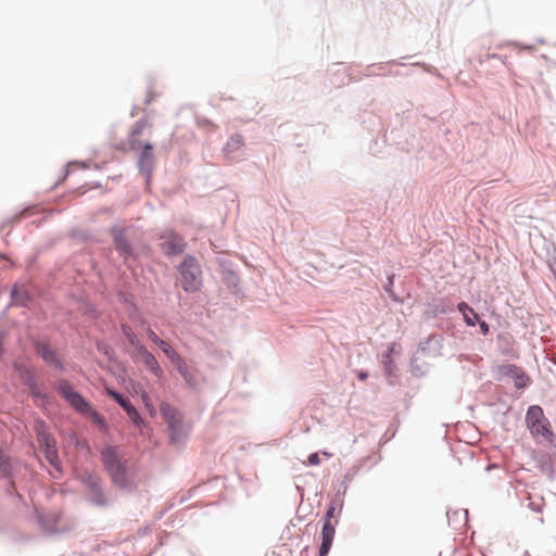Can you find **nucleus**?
<instances>
[{"label": "nucleus", "instance_id": "39448f33", "mask_svg": "<svg viewBox=\"0 0 556 556\" xmlns=\"http://www.w3.org/2000/svg\"><path fill=\"white\" fill-rule=\"evenodd\" d=\"M333 515H334V507L331 506L327 509L325 520H324V526H323V530H321V545L319 548V556H327L331 548V545H332V542L334 539V533H336V525L332 523Z\"/></svg>", "mask_w": 556, "mask_h": 556}, {"label": "nucleus", "instance_id": "7ed1b4c3", "mask_svg": "<svg viewBox=\"0 0 556 556\" xmlns=\"http://www.w3.org/2000/svg\"><path fill=\"white\" fill-rule=\"evenodd\" d=\"M181 287L187 292H194L201 286V269L195 258L188 256L180 266Z\"/></svg>", "mask_w": 556, "mask_h": 556}, {"label": "nucleus", "instance_id": "9d476101", "mask_svg": "<svg viewBox=\"0 0 556 556\" xmlns=\"http://www.w3.org/2000/svg\"><path fill=\"white\" fill-rule=\"evenodd\" d=\"M112 236H113L115 249L121 254V256H123L125 260H127V257L131 256L132 251H131V248L126 239L125 230L115 228L112 230Z\"/></svg>", "mask_w": 556, "mask_h": 556}, {"label": "nucleus", "instance_id": "f257e3e1", "mask_svg": "<svg viewBox=\"0 0 556 556\" xmlns=\"http://www.w3.org/2000/svg\"><path fill=\"white\" fill-rule=\"evenodd\" d=\"M102 462L110 472L115 484L121 488L128 486V479L125 465L121 460V456L114 446H106L101 452Z\"/></svg>", "mask_w": 556, "mask_h": 556}, {"label": "nucleus", "instance_id": "20e7f679", "mask_svg": "<svg viewBox=\"0 0 556 556\" xmlns=\"http://www.w3.org/2000/svg\"><path fill=\"white\" fill-rule=\"evenodd\" d=\"M527 426L533 435L547 437L551 434L548 420L540 406H530L526 416Z\"/></svg>", "mask_w": 556, "mask_h": 556}, {"label": "nucleus", "instance_id": "c85d7f7f", "mask_svg": "<svg viewBox=\"0 0 556 556\" xmlns=\"http://www.w3.org/2000/svg\"><path fill=\"white\" fill-rule=\"evenodd\" d=\"M122 407L125 409L127 414H129L130 409H135V407L129 403V401H126V403H122Z\"/></svg>", "mask_w": 556, "mask_h": 556}, {"label": "nucleus", "instance_id": "b1692460", "mask_svg": "<svg viewBox=\"0 0 556 556\" xmlns=\"http://www.w3.org/2000/svg\"><path fill=\"white\" fill-rule=\"evenodd\" d=\"M106 394L114 399L121 406L122 403H126L127 401L122 394L109 388L106 389Z\"/></svg>", "mask_w": 556, "mask_h": 556}, {"label": "nucleus", "instance_id": "c756f323", "mask_svg": "<svg viewBox=\"0 0 556 556\" xmlns=\"http://www.w3.org/2000/svg\"><path fill=\"white\" fill-rule=\"evenodd\" d=\"M357 376L361 380H365L368 377V374L364 372V371H359Z\"/></svg>", "mask_w": 556, "mask_h": 556}, {"label": "nucleus", "instance_id": "4be33fe9", "mask_svg": "<svg viewBox=\"0 0 556 556\" xmlns=\"http://www.w3.org/2000/svg\"><path fill=\"white\" fill-rule=\"evenodd\" d=\"M129 419L137 426V427H141L144 421L143 419L141 418V416L139 415L138 410L135 408V409H130L129 414H127Z\"/></svg>", "mask_w": 556, "mask_h": 556}, {"label": "nucleus", "instance_id": "dca6fc26", "mask_svg": "<svg viewBox=\"0 0 556 556\" xmlns=\"http://www.w3.org/2000/svg\"><path fill=\"white\" fill-rule=\"evenodd\" d=\"M162 352L169 358V361L173 363L174 361H177L180 354L176 352L168 342L164 340H160L156 344Z\"/></svg>", "mask_w": 556, "mask_h": 556}, {"label": "nucleus", "instance_id": "a211bd4d", "mask_svg": "<svg viewBox=\"0 0 556 556\" xmlns=\"http://www.w3.org/2000/svg\"><path fill=\"white\" fill-rule=\"evenodd\" d=\"M28 295L26 294V291L24 288L15 287L12 290V300L15 304L24 305L26 303Z\"/></svg>", "mask_w": 556, "mask_h": 556}, {"label": "nucleus", "instance_id": "a878e982", "mask_svg": "<svg viewBox=\"0 0 556 556\" xmlns=\"http://www.w3.org/2000/svg\"><path fill=\"white\" fill-rule=\"evenodd\" d=\"M147 336L155 344H157V342L161 340L151 328L147 329Z\"/></svg>", "mask_w": 556, "mask_h": 556}, {"label": "nucleus", "instance_id": "1a4fd4ad", "mask_svg": "<svg viewBox=\"0 0 556 556\" xmlns=\"http://www.w3.org/2000/svg\"><path fill=\"white\" fill-rule=\"evenodd\" d=\"M138 167L140 172L146 176L147 180L150 179L153 167H154V156L152 153V144L149 142H144L142 152L138 160Z\"/></svg>", "mask_w": 556, "mask_h": 556}, {"label": "nucleus", "instance_id": "2eb2a0df", "mask_svg": "<svg viewBox=\"0 0 556 556\" xmlns=\"http://www.w3.org/2000/svg\"><path fill=\"white\" fill-rule=\"evenodd\" d=\"M173 365L176 367L177 371L181 375L187 383H192L193 377L189 371L186 361L181 356H179L177 361H174Z\"/></svg>", "mask_w": 556, "mask_h": 556}, {"label": "nucleus", "instance_id": "cd10ccee", "mask_svg": "<svg viewBox=\"0 0 556 556\" xmlns=\"http://www.w3.org/2000/svg\"><path fill=\"white\" fill-rule=\"evenodd\" d=\"M478 323H479V327H480L481 332L484 336H486L489 333V330H490L489 325L484 320H480V319H479Z\"/></svg>", "mask_w": 556, "mask_h": 556}, {"label": "nucleus", "instance_id": "aec40b11", "mask_svg": "<svg viewBox=\"0 0 556 556\" xmlns=\"http://www.w3.org/2000/svg\"><path fill=\"white\" fill-rule=\"evenodd\" d=\"M11 473V463L9 458L0 451V475L8 477Z\"/></svg>", "mask_w": 556, "mask_h": 556}, {"label": "nucleus", "instance_id": "f3484780", "mask_svg": "<svg viewBox=\"0 0 556 556\" xmlns=\"http://www.w3.org/2000/svg\"><path fill=\"white\" fill-rule=\"evenodd\" d=\"M85 414L88 415L92 422L97 425L101 430L105 431L108 429V425L104 417L101 416L98 412H96L91 406L90 410H87V413Z\"/></svg>", "mask_w": 556, "mask_h": 556}, {"label": "nucleus", "instance_id": "9b49d317", "mask_svg": "<svg viewBox=\"0 0 556 556\" xmlns=\"http://www.w3.org/2000/svg\"><path fill=\"white\" fill-rule=\"evenodd\" d=\"M147 127L148 123L146 121H138L134 125L128 138V142L131 150L143 149L144 143L139 139V137L142 135L143 130Z\"/></svg>", "mask_w": 556, "mask_h": 556}, {"label": "nucleus", "instance_id": "7c9ffc66", "mask_svg": "<svg viewBox=\"0 0 556 556\" xmlns=\"http://www.w3.org/2000/svg\"><path fill=\"white\" fill-rule=\"evenodd\" d=\"M531 506L533 507V509H535L536 511H541V507L540 506H533V504H531Z\"/></svg>", "mask_w": 556, "mask_h": 556}, {"label": "nucleus", "instance_id": "5701e85b", "mask_svg": "<svg viewBox=\"0 0 556 556\" xmlns=\"http://www.w3.org/2000/svg\"><path fill=\"white\" fill-rule=\"evenodd\" d=\"M458 311L464 314L470 313L475 319L479 320V315L467 303L462 302L458 304Z\"/></svg>", "mask_w": 556, "mask_h": 556}, {"label": "nucleus", "instance_id": "473e14b6", "mask_svg": "<svg viewBox=\"0 0 556 556\" xmlns=\"http://www.w3.org/2000/svg\"><path fill=\"white\" fill-rule=\"evenodd\" d=\"M553 363L556 365V356L552 358Z\"/></svg>", "mask_w": 556, "mask_h": 556}, {"label": "nucleus", "instance_id": "0eeeda50", "mask_svg": "<svg viewBox=\"0 0 556 556\" xmlns=\"http://www.w3.org/2000/svg\"><path fill=\"white\" fill-rule=\"evenodd\" d=\"M59 391L63 397L79 413L84 414L90 410V405L84 400V397L75 392L72 386L67 381H61L59 383Z\"/></svg>", "mask_w": 556, "mask_h": 556}, {"label": "nucleus", "instance_id": "423d86ee", "mask_svg": "<svg viewBox=\"0 0 556 556\" xmlns=\"http://www.w3.org/2000/svg\"><path fill=\"white\" fill-rule=\"evenodd\" d=\"M37 437L40 446L45 447L47 460L56 469H59V456L55 447V440L46 432L43 425L37 426Z\"/></svg>", "mask_w": 556, "mask_h": 556}, {"label": "nucleus", "instance_id": "4468645a", "mask_svg": "<svg viewBox=\"0 0 556 556\" xmlns=\"http://www.w3.org/2000/svg\"><path fill=\"white\" fill-rule=\"evenodd\" d=\"M139 362H141L146 366V368L149 371H151L156 378L163 377L164 371L152 353H149L148 355H146L144 358L140 359Z\"/></svg>", "mask_w": 556, "mask_h": 556}, {"label": "nucleus", "instance_id": "2f4dec72", "mask_svg": "<svg viewBox=\"0 0 556 556\" xmlns=\"http://www.w3.org/2000/svg\"><path fill=\"white\" fill-rule=\"evenodd\" d=\"M323 455H325L326 457H330L331 456V454L326 452V451L323 452Z\"/></svg>", "mask_w": 556, "mask_h": 556}, {"label": "nucleus", "instance_id": "6ab92c4d", "mask_svg": "<svg viewBox=\"0 0 556 556\" xmlns=\"http://www.w3.org/2000/svg\"><path fill=\"white\" fill-rule=\"evenodd\" d=\"M134 354L132 357L135 361L139 362L140 359L144 358L146 355L151 353L142 343L138 342L137 344H134Z\"/></svg>", "mask_w": 556, "mask_h": 556}, {"label": "nucleus", "instance_id": "f03ea898", "mask_svg": "<svg viewBox=\"0 0 556 556\" xmlns=\"http://www.w3.org/2000/svg\"><path fill=\"white\" fill-rule=\"evenodd\" d=\"M160 412L167 424L172 442L176 443L188 434L190 428L184 425L180 412L167 403L161 405Z\"/></svg>", "mask_w": 556, "mask_h": 556}, {"label": "nucleus", "instance_id": "412c9836", "mask_svg": "<svg viewBox=\"0 0 556 556\" xmlns=\"http://www.w3.org/2000/svg\"><path fill=\"white\" fill-rule=\"evenodd\" d=\"M122 330L124 336L131 345L137 344L139 342V340L137 339L136 334L134 333L129 326H123Z\"/></svg>", "mask_w": 556, "mask_h": 556}, {"label": "nucleus", "instance_id": "6e6552de", "mask_svg": "<svg viewBox=\"0 0 556 556\" xmlns=\"http://www.w3.org/2000/svg\"><path fill=\"white\" fill-rule=\"evenodd\" d=\"M161 249L166 255L180 254L185 250L184 239L174 232H166L162 236Z\"/></svg>", "mask_w": 556, "mask_h": 556}, {"label": "nucleus", "instance_id": "ddd939ff", "mask_svg": "<svg viewBox=\"0 0 556 556\" xmlns=\"http://www.w3.org/2000/svg\"><path fill=\"white\" fill-rule=\"evenodd\" d=\"M37 353L43 358L45 362L54 364L56 367H61V363L55 356L53 350L47 343H38L36 345Z\"/></svg>", "mask_w": 556, "mask_h": 556}, {"label": "nucleus", "instance_id": "f8f14e48", "mask_svg": "<svg viewBox=\"0 0 556 556\" xmlns=\"http://www.w3.org/2000/svg\"><path fill=\"white\" fill-rule=\"evenodd\" d=\"M502 371L505 375H510L515 378V386L517 388H523L528 383V376L525 374V371L517 367L516 365H506L502 367Z\"/></svg>", "mask_w": 556, "mask_h": 556}, {"label": "nucleus", "instance_id": "393cba45", "mask_svg": "<svg viewBox=\"0 0 556 556\" xmlns=\"http://www.w3.org/2000/svg\"><path fill=\"white\" fill-rule=\"evenodd\" d=\"M320 459L318 453H312L307 458V465L317 466L319 465Z\"/></svg>", "mask_w": 556, "mask_h": 556}, {"label": "nucleus", "instance_id": "bb28decb", "mask_svg": "<svg viewBox=\"0 0 556 556\" xmlns=\"http://www.w3.org/2000/svg\"><path fill=\"white\" fill-rule=\"evenodd\" d=\"M463 316L468 326H475L478 321L470 313L464 314Z\"/></svg>", "mask_w": 556, "mask_h": 556}]
</instances>
